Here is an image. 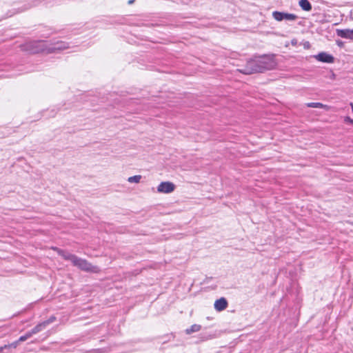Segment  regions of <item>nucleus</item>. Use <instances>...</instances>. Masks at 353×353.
Returning a JSON list of instances; mask_svg holds the SVG:
<instances>
[{
    "mask_svg": "<svg viewBox=\"0 0 353 353\" xmlns=\"http://www.w3.org/2000/svg\"><path fill=\"white\" fill-rule=\"evenodd\" d=\"M345 121L350 123H352L353 124V119H352L351 118H350L349 117H347L345 119Z\"/></svg>",
    "mask_w": 353,
    "mask_h": 353,
    "instance_id": "obj_21",
    "label": "nucleus"
},
{
    "mask_svg": "<svg viewBox=\"0 0 353 353\" xmlns=\"http://www.w3.org/2000/svg\"><path fill=\"white\" fill-rule=\"evenodd\" d=\"M56 320V317L54 316H50L48 320L43 321L45 323V326L47 327L49 324L53 323Z\"/></svg>",
    "mask_w": 353,
    "mask_h": 353,
    "instance_id": "obj_19",
    "label": "nucleus"
},
{
    "mask_svg": "<svg viewBox=\"0 0 353 353\" xmlns=\"http://www.w3.org/2000/svg\"><path fill=\"white\" fill-rule=\"evenodd\" d=\"M7 345L0 347V352H1L4 349H7Z\"/></svg>",
    "mask_w": 353,
    "mask_h": 353,
    "instance_id": "obj_22",
    "label": "nucleus"
},
{
    "mask_svg": "<svg viewBox=\"0 0 353 353\" xmlns=\"http://www.w3.org/2000/svg\"><path fill=\"white\" fill-rule=\"evenodd\" d=\"M19 342L20 341H18V340L16 341H14L13 343L7 345V347L8 348H10V347L16 348L18 346Z\"/></svg>",
    "mask_w": 353,
    "mask_h": 353,
    "instance_id": "obj_20",
    "label": "nucleus"
},
{
    "mask_svg": "<svg viewBox=\"0 0 353 353\" xmlns=\"http://www.w3.org/2000/svg\"><path fill=\"white\" fill-rule=\"evenodd\" d=\"M52 249L54 250H55L58 253V254L60 255L61 256H62L65 260L70 261H71L72 263H73L76 255L72 254L68 252H66L65 250H63L59 249L56 247L52 248Z\"/></svg>",
    "mask_w": 353,
    "mask_h": 353,
    "instance_id": "obj_8",
    "label": "nucleus"
},
{
    "mask_svg": "<svg viewBox=\"0 0 353 353\" xmlns=\"http://www.w3.org/2000/svg\"><path fill=\"white\" fill-rule=\"evenodd\" d=\"M228 301L225 298L221 297L217 300L215 301L214 306V309L218 311L221 312L226 309L228 307Z\"/></svg>",
    "mask_w": 353,
    "mask_h": 353,
    "instance_id": "obj_9",
    "label": "nucleus"
},
{
    "mask_svg": "<svg viewBox=\"0 0 353 353\" xmlns=\"http://www.w3.org/2000/svg\"><path fill=\"white\" fill-rule=\"evenodd\" d=\"M319 61L323 63H332L334 61V57L326 52H320L314 57Z\"/></svg>",
    "mask_w": 353,
    "mask_h": 353,
    "instance_id": "obj_10",
    "label": "nucleus"
},
{
    "mask_svg": "<svg viewBox=\"0 0 353 353\" xmlns=\"http://www.w3.org/2000/svg\"><path fill=\"white\" fill-rule=\"evenodd\" d=\"M68 48L69 46L67 43L62 41H58L50 46H47V51L48 52H52L55 51L63 50L68 49Z\"/></svg>",
    "mask_w": 353,
    "mask_h": 353,
    "instance_id": "obj_7",
    "label": "nucleus"
},
{
    "mask_svg": "<svg viewBox=\"0 0 353 353\" xmlns=\"http://www.w3.org/2000/svg\"><path fill=\"white\" fill-rule=\"evenodd\" d=\"M27 3L24 5V7L23 8H21L19 12H23L24 10H26L33 6H36L39 4V0H26Z\"/></svg>",
    "mask_w": 353,
    "mask_h": 353,
    "instance_id": "obj_12",
    "label": "nucleus"
},
{
    "mask_svg": "<svg viewBox=\"0 0 353 353\" xmlns=\"http://www.w3.org/2000/svg\"><path fill=\"white\" fill-rule=\"evenodd\" d=\"M175 189V185L170 181L161 182L157 186V192L159 193L169 194L172 192Z\"/></svg>",
    "mask_w": 353,
    "mask_h": 353,
    "instance_id": "obj_6",
    "label": "nucleus"
},
{
    "mask_svg": "<svg viewBox=\"0 0 353 353\" xmlns=\"http://www.w3.org/2000/svg\"><path fill=\"white\" fill-rule=\"evenodd\" d=\"M72 265L85 272H97L99 271V268L97 266L92 265L85 259L79 258L77 256H75Z\"/></svg>",
    "mask_w": 353,
    "mask_h": 353,
    "instance_id": "obj_3",
    "label": "nucleus"
},
{
    "mask_svg": "<svg viewBox=\"0 0 353 353\" xmlns=\"http://www.w3.org/2000/svg\"><path fill=\"white\" fill-rule=\"evenodd\" d=\"M337 35L341 38L353 40V30L343 29L337 30Z\"/></svg>",
    "mask_w": 353,
    "mask_h": 353,
    "instance_id": "obj_11",
    "label": "nucleus"
},
{
    "mask_svg": "<svg viewBox=\"0 0 353 353\" xmlns=\"http://www.w3.org/2000/svg\"><path fill=\"white\" fill-rule=\"evenodd\" d=\"M272 17L277 21H281L283 20L295 21L297 19V16L294 14L285 13L279 11H274L272 12Z\"/></svg>",
    "mask_w": 353,
    "mask_h": 353,
    "instance_id": "obj_5",
    "label": "nucleus"
},
{
    "mask_svg": "<svg viewBox=\"0 0 353 353\" xmlns=\"http://www.w3.org/2000/svg\"><path fill=\"white\" fill-rule=\"evenodd\" d=\"M32 334L30 333V331L27 332L23 336H21L19 337V339H18V341H20V342H23V341H26L27 339H28L29 338H30L32 336Z\"/></svg>",
    "mask_w": 353,
    "mask_h": 353,
    "instance_id": "obj_18",
    "label": "nucleus"
},
{
    "mask_svg": "<svg viewBox=\"0 0 353 353\" xmlns=\"http://www.w3.org/2000/svg\"><path fill=\"white\" fill-rule=\"evenodd\" d=\"M134 2V0H129L128 3V4L130 5V4H132Z\"/></svg>",
    "mask_w": 353,
    "mask_h": 353,
    "instance_id": "obj_23",
    "label": "nucleus"
},
{
    "mask_svg": "<svg viewBox=\"0 0 353 353\" xmlns=\"http://www.w3.org/2000/svg\"><path fill=\"white\" fill-rule=\"evenodd\" d=\"M259 68L258 70L260 72H263L267 70H272L276 66V62L272 56L263 55L256 57Z\"/></svg>",
    "mask_w": 353,
    "mask_h": 353,
    "instance_id": "obj_2",
    "label": "nucleus"
},
{
    "mask_svg": "<svg viewBox=\"0 0 353 353\" xmlns=\"http://www.w3.org/2000/svg\"><path fill=\"white\" fill-rule=\"evenodd\" d=\"M46 327L45 326V323L43 322L39 323L37 325L34 327H33L31 330H30L32 335H34L41 331H42L43 329H45Z\"/></svg>",
    "mask_w": 353,
    "mask_h": 353,
    "instance_id": "obj_14",
    "label": "nucleus"
},
{
    "mask_svg": "<svg viewBox=\"0 0 353 353\" xmlns=\"http://www.w3.org/2000/svg\"><path fill=\"white\" fill-rule=\"evenodd\" d=\"M141 179V175H134V176H130L128 179V181L129 183H138L140 182Z\"/></svg>",
    "mask_w": 353,
    "mask_h": 353,
    "instance_id": "obj_17",
    "label": "nucleus"
},
{
    "mask_svg": "<svg viewBox=\"0 0 353 353\" xmlns=\"http://www.w3.org/2000/svg\"><path fill=\"white\" fill-rule=\"evenodd\" d=\"M299 6L305 11H310L312 10L311 3L308 0H300Z\"/></svg>",
    "mask_w": 353,
    "mask_h": 353,
    "instance_id": "obj_13",
    "label": "nucleus"
},
{
    "mask_svg": "<svg viewBox=\"0 0 353 353\" xmlns=\"http://www.w3.org/2000/svg\"><path fill=\"white\" fill-rule=\"evenodd\" d=\"M257 68H259L257 60L256 58L254 57L247 62L244 68L239 69V70L243 74H251L256 72H260L259 70H257Z\"/></svg>",
    "mask_w": 353,
    "mask_h": 353,
    "instance_id": "obj_4",
    "label": "nucleus"
},
{
    "mask_svg": "<svg viewBox=\"0 0 353 353\" xmlns=\"http://www.w3.org/2000/svg\"><path fill=\"white\" fill-rule=\"evenodd\" d=\"M22 48L29 53L35 54L47 51V44L44 41H32L24 43Z\"/></svg>",
    "mask_w": 353,
    "mask_h": 353,
    "instance_id": "obj_1",
    "label": "nucleus"
},
{
    "mask_svg": "<svg viewBox=\"0 0 353 353\" xmlns=\"http://www.w3.org/2000/svg\"><path fill=\"white\" fill-rule=\"evenodd\" d=\"M201 329V326L200 325L194 324V325H191L189 328H187L185 332L187 334H190L193 332H196L200 331Z\"/></svg>",
    "mask_w": 353,
    "mask_h": 353,
    "instance_id": "obj_15",
    "label": "nucleus"
},
{
    "mask_svg": "<svg viewBox=\"0 0 353 353\" xmlns=\"http://www.w3.org/2000/svg\"><path fill=\"white\" fill-rule=\"evenodd\" d=\"M307 106L309 108H322L326 107L325 105H323L321 103L319 102H312L307 103Z\"/></svg>",
    "mask_w": 353,
    "mask_h": 353,
    "instance_id": "obj_16",
    "label": "nucleus"
},
{
    "mask_svg": "<svg viewBox=\"0 0 353 353\" xmlns=\"http://www.w3.org/2000/svg\"><path fill=\"white\" fill-rule=\"evenodd\" d=\"M352 80H353V78H352Z\"/></svg>",
    "mask_w": 353,
    "mask_h": 353,
    "instance_id": "obj_24",
    "label": "nucleus"
}]
</instances>
